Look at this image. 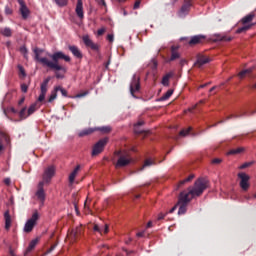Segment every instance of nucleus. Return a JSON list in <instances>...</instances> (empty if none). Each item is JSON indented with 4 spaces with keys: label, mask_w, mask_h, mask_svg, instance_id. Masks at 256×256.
<instances>
[{
    "label": "nucleus",
    "mask_w": 256,
    "mask_h": 256,
    "mask_svg": "<svg viewBox=\"0 0 256 256\" xmlns=\"http://www.w3.org/2000/svg\"><path fill=\"white\" fill-rule=\"evenodd\" d=\"M178 205L176 204L173 208L169 210V213H174L177 210Z\"/></svg>",
    "instance_id": "3c124183"
},
{
    "label": "nucleus",
    "mask_w": 256,
    "mask_h": 256,
    "mask_svg": "<svg viewBox=\"0 0 256 256\" xmlns=\"http://www.w3.org/2000/svg\"><path fill=\"white\" fill-rule=\"evenodd\" d=\"M95 131H101V133H109L111 131V127L103 126L100 128H87L79 132V137H85L87 135H91V133H95Z\"/></svg>",
    "instance_id": "6e6552de"
},
{
    "label": "nucleus",
    "mask_w": 256,
    "mask_h": 256,
    "mask_svg": "<svg viewBox=\"0 0 256 256\" xmlns=\"http://www.w3.org/2000/svg\"><path fill=\"white\" fill-rule=\"evenodd\" d=\"M19 117H20L21 121H23V119H27V117H29V112H28L27 108H23L22 110H20Z\"/></svg>",
    "instance_id": "bb28decb"
},
{
    "label": "nucleus",
    "mask_w": 256,
    "mask_h": 256,
    "mask_svg": "<svg viewBox=\"0 0 256 256\" xmlns=\"http://www.w3.org/2000/svg\"><path fill=\"white\" fill-rule=\"evenodd\" d=\"M204 40H205L204 35H196L190 39L189 45H199V43H203Z\"/></svg>",
    "instance_id": "f3484780"
},
{
    "label": "nucleus",
    "mask_w": 256,
    "mask_h": 256,
    "mask_svg": "<svg viewBox=\"0 0 256 256\" xmlns=\"http://www.w3.org/2000/svg\"><path fill=\"white\" fill-rule=\"evenodd\" d=\"M221 158H215V159H213L212 160V163L214 164V165H219V163H221Z\"/></svg>",
    "instance_id": "49530a36"
},
{
    "label": "nucleus",
    "mask_w": 256,
    "mask_h": 256,
    "mask_svg": "<svg viewBox=\"0 0 256 256\" xmlns=\"http://www.w3.org/2000/svg\"><path fill=\"white\" fill-rule=\"evenodd\" d=\"M247 167H249V163L243 164L242 166H240V169H245V168H247Z\"/></svg>",
    "instance_id": "6e6d98bb"
},
{
    "label": "nucleus",
    "mask_w": 256,
    "mask_h": 256,
    "mask_svg": "<svg viewBox=\"0 0 256 256\" xmlns=\"http://www.w3.org/2000/svg\"><path fill=\"white\" fill-rule=\"evenodd\" d=\"M49 81V78L45 79L40 86V95L38 97V101L40 103H42V101H45V95H47V85H49Z\"/></svg>",
    "instance_id": "f8f14e48"
},
{
    "label": "nucleus",
    "mask_w": 256,
    "mask_h": 256,
    "mask_svg": "<svg viewBox=\"0 0 256 256\" xmlns=\"http://www.w3.org/2000/svg\"><path fill=\"white\" fill-rule=\"evenodd\" d=\"M93 230L97 233H100V235H107V233H109V225H105V226H99V225H94Z\"/></svg>",
    "instance_id": "a211bd4d"
},
{
    "label": "nucleus",
    "mask_w": 256,
    "mask_h": 256,
    "mask_svg": "<svg viewBox=\"0 0 256 256\" xmlns=\"http://www.w3.org/2000/svg\"><path fill=\"white\" fill-rule=\"evenodd\" d=\"M38 219H39V213L34 212L32 217L28 219L27 222L25 223L24 232L31 233V231H33V227L37 225Z\"/></svg>",
    "instance_id": "0eeeda50"
},
{
    "label": "nucleus",
    "mask_w": 256,
    "mask_h": 256,
    "mask_svg": "<svg viewBox=\"0 0 256 256\" xmlns=\"http://www.w3.org/2000/svg\"><path fill=\"white\" fill-rule=\"evenodd\" d=\"M253 89H256V83L253 85Z\"/></svg>",
    "instance_id": "69168bd1"
},
{
    "label": "nucleus",
    "mask_w": 256,
    "mask_h": 256,
    "mask_svg": "<svg viewBox=\"0 0 256 256\" xmlns=\"http://www.w3.org/2000/svg\"><path fill=\"white\" fill-rule=\"evenodd\" d=\"M193 109H195V106L193 108H189L188 111H193Z\"/></svg>",
    "instance_id": "0e129e2a"
},
{
    "label": "nucleus",
    "mask_w": 256,
    "mask_h": 256,
    "mask_svg": "<svg viewBox=\"0 0 256 256\" xmlns=\"http://www.w3.org/2000/svg\"><path fill=\"white\" fill-rule=\"evenodd\" d=\"M253 19H255V14H248L244 18L241 19L242 27L238 28L236 30V33H245L246 31H249L255 23H252Z\"/></svg>",
    "instance_id": "20e7f679"
},
{
    "label": "nucleus",
    "mask_w": 256,
    "mask_h": 256,
    "mask_svg": "<svg viewBox=\"0 0 256 256\" xmlns=\"http://www.w3.org/2000/svg\"><path fill=\"white\" fill-rule=\"evenodd\" d=\"M83 43L86 45V47H90L93 51H97L99 49V46L95 43H93V40L89 38V35H85L82 37Z\"/></svg>",
    "instance_id": "ddd939ff"
},
{
    "label": "nucleus",
    "mask_w": 256,
    "mask_h": 256,
    "mask_svg": "<svg viewBox=\"0 0 256 256\" xmlns=\"http://www.w3.org/2000/svg\"><path fill=\"white\" fill-rule=\"evenodd\" d=\"M195 179V175L191 174L184 180L180 181L179 185H185V183H189V181H193Z\"/></svg>",
    "instance_id": "2f4dec72"
},
{
    "label": "nucleus",
    "mask_w": 256,
    "mask_h": 256,
    "mask_svg": "<svg viewBox=\"0 0 256 256\" xmlns=\"http://www.w3.org/2000/svg\"><path fill=\"white\" fill-rule=\"evenodd\" d=\"M100 5H103V7H107V3L105 0H99Z\"/></svg>",
    "instance_id": "603ef678"
},
{
    "label": "nucleus",
    "mask_w": 256,
    "mask_h": 256,
    "mask_svg": "<svg viewBox=\"0 0 256 256\" xmlns=\"http://www.w3.org/2000/svg\"><path fill=\"white\" fill-rule=\"evenodd\" d=\"M56 99H57V90H56V88H54V90L51 92L48 102L53 103V101Z\"/></svg>",
    "instance_id": "7c9ffc66"
},
{
    "label": "nucleus",
    "mask_w": 256,
    "mask_h": 256,
    "mask_svg": "<svg viewBox=\"0 0 256 256\" xmlns=\"http://www.w3.org/2000/svg\"><path fill=\"white\" fill-rule=\"evenodd\" d=\"M109 139L108 138H104L99 140L93 147L92 150V155H99V153H103V150L105 149V145H107Z\"/></svg>",
    "instance_id": "9d476101"
},
{
    "label": "nucleus",
    "mask_w": 256,
    "mask_h": 256,
    "mask_svg": "<svg viewBox=\"0 0 256 256\" xmlns=\"http://www.w3.org/2000/svg\"><path fill=\"white\" fill-rule=\"evenodd\" d=\"M171 95H173V90L170 89L161 97V101H167Z\"/></svg>",
    "instance_id": "72a5a7b5"
},
{
    "label": "nucleus",
    "mask_w": 256,
    "mask_h": 256,
    "mask_svg": "<svg viewBox=\"0 0 256 256\" xmlns=\"http://www.w3.org/2000/svg\"><path fill=\"white\" fill-rule=\"evenodd\" d=\"M55 89H56V92L60 91L63 97H67V90L63 89L61 86H56Z\"/></svg>",
    "instance_id": "58836bf2"
},
{
    "label": "nucleus",
    "mask_w": 256,
    "mask_h": 256,
    "mask_svg": "<svg viewBox=\"0 0 256 256\" xmlns=\"http://www.w3.org/2000/svg\"><path fill=\"white\" fill-rule=\"evenodd\" d=\"M69 51L74 55V57H77V59H82L83 54L81 53V50L77 46H68Z\"/></svg>",
    "instance_id": "412c9836"
},
{
    "label": "nucleus",
    "mask_w": 256,
    "mask_h": 256,
    "mask_svg": "<svg viewBox=\"0 0 256 256\" xmlns=\"http://www.w3.org/2000/svg\"><path fill=\"white\" fill-rule=\"evenodd\" d=\"M105 33V28H100V29H98V31H97V35L99 36V37H101V35H103Z\"/></svg>",
    "instance_id": "37998d69"
},
{
    "label": "nucleus",
    "mask_w": 256,
    "mask_h": 256,
    "mask_svg": "<svg viewBox=\"0 0 256 256\" xmlns=\"http://www.w3.org/2000/svg\"><path fill=\"white\" fill-rule=\"evenodd\" d=\"M56 5H58L59 7H65V5H67L68 0H54Z\"/></svg>",
    "instance_id": "c9c22d12"
},
{
    "label": "nucleus",
    "mask_w": 256,
    "mask_h": 256,
    "mask_svg": "<svg viewBox=\"0 0 256 256\" xmlns=\"http://www.w3.org/2000/svg\"><path fill=\"white\" fill-rule=\"evenodd\" d=\"M141 5L140 1H136L134 4V9H139V6Z\"/></svg>",
    "instance_id": "8fccbe9b"
},
{
    "label": "nucleus",
    "mask_w": 256,
    "mask_h": 256,
    "mask_svg": "<svg viewBox=\"0 0 256 256\" xmlns=\"http://www.w3.org/2000/svg\"><path fill=\"white\" fill-rule=\"evenodd\" d=\"M253 198L256 199V193L253 195Z\"/></svg>",
    "instance_id": "774afa93"
},
{
    "label": "nucleus",
    "mask_w": 256,
    "mask_h": 256,
    "mask_svg": "<svg viewBox=\"0 0 256 256\" xmlns=\"http://www.w3.org/2000/svg\"><path fill=\"white\" fill-rule=\"evenodd\" d=\"M4 219H5V229H6L7 231H9V229H11V223H12V221H11V215L9 214V211H6V212L4 213Z\"/></svg>",
    "instance_id": "5701e85b"
},
{
    "label": "nucleus",
    "mask_w": 256,
    "mask_h": 256,
    "mask_svg": "<svg viewBox=\"0 0 256 256\" xmlns=\"http://www.w3.org/2000/svg\"><path fill=\"white\" fill-rule=\"evenodd\" d=\"M210 61L211 59H209V57L200 55L198 56L195 65L196 67H203V65H207V63H209Z\"/></svg>",
    "instance_id": "dca6fc26"
},
{
    "label": "nucleus",
    "mask_w": 256,
    "mask_h": 256,
    "mask_svg": "<svg viewBox=\"0 0 256 256\" xmlns=\"http://www.w3.org/2000/svg\"><path fill=\"white\" fill-rule=\"evenodd\" d=\"M77 233H79V230H72L68 237H77Z\"/></svg>",
    "instance_id": "de8ad7c7"
},
{
    "label": "nucleus",
    "mask_w": 256,
    "mask_h": 256,
    "mask_svg": "<svg viewBox=\"0 0 256 256\" xmlns=\"http://www.w3.org/2000/svg\"><path fill=\"white\" fill-rule=\"evenodd\" d=\"M190 7H191V3L188 2V3L184 4V5L181 7L180 13H181L182 15H185V13H189Z\"/></svg>",
    "instance_id": "cd10ccee"
},
{
    "label": "nucleus",
    "mask_w": 256,
    "mask_h": 256,
    "mask_svg": "<svg viewBox=\"0 0 256 256\" xmlns=\"http://www.w3.org/2000/svg\"><path fill=\"white\" fill-rule=\"evenodd\" d=\"M37 111V103L32 104L29 108H28V115H33L34 112Z\"/></svg>",
    "instance_id": "473e14b6"
},
{
    "label": "nucleus",
    "mask_w": 256,
    "mask_h": 256,
    "mask_svg": "<svg viewBox=\"0 0 256 256\" xmlns=\"http://www.w3.org/2000/svg\"><path fill=\"white\" fill-rule=\"evenodd\" d=\"M169 79H171V74H166L162 78V85H164V87H169Z\"/></svg>",
    "instance_id": "c756f323"
},
{
    "label": "nucleus",
    "mask_w": 256,
    "mask_h": 256,
    "mask_svg": "<svg viewBox=\"0 0 256 256\" xmlns=\"http://www.w3.org/2000/svg\"><path fill=\"white\" fill-rule=\"evenodd\" d=\"M86 95H89V92L88 91H85V92H82V93H79L75 96V99H81V97H86Z\"/></svg>",
    "instance_id": "ea45409f"
},
{
    "label": "nucleus",
    "mask_w": 256,
    "mask_h": 256,
    "mask_svg": "<svg viewBox=\"0 0 256 256\" xmlns=\"http://www.w3.org/2000/svg\"><path fill=\"white\" fill-rule=\"evenodd\" d=\"M115 155H117L118 160L115 163V168L119 169L121 167H127V165H130L133 163V158L129 155V152L127 151H119L116 152Z\"/></svg>",
    "instance_id": "7ed1b4c3"
},
{
    "label": "nucleus",
    "mask_w": 256,
    "mask_h": 256,
    "mask_svg": "<svg viewBox=\"0 0 256 256\" xmlns=\"http://www.w3.org/2000/svg\"><path fill=\"white\" fill-rule=\"evenodd\" d=\"M252 72H253V68H248V69L242 70L238 74V77H239V79H245V77H247V75H251Z\"/></svg>",
    "instance_id": "b1692460"
},
{
    "label": "nucleus",
    "mask_w": 256,
    "mask_h": 256,
    "mask_svg": "<svg viewBox=\"0 0 256 256\" xmlns=\"http://www.w3.org/2000/svg\"><path fill=\"white\" fill-rule=\"evenodd\" d=\"M136 235L137 237H143L145 235V232L144 231L138 232Z\"/></svg>",
    "instance_id": "5fc2aeb1"
},
{
    "label": "nucleus",
    "mask_w": 256,
    "mask_h": 256,
    "mask_svg": "<svg viewBox=\"0 0 256 256\" xmlns=\"http://www.w3.org/2000/svg\"><path fill=\"white\" fill-rule=\"evenodd\" d=\"M55 249V245L51 246V248L47 251V253H51Z\"/></svg>",
    "instance_id": "13d9d810"
},
{
    "label": "nucleus",
    "mask_w": 256,
    "mask_h": 256,
    "mask_svg": "<svg viewBox=\"0 0 256 256\" xmlns=\"http://www.w3.org/2000/svg\"><path fill=\"white\" fill-rule=\"evenodd\" d=\"M33 53L35 55V61L43 65V67H49V69L56 71V79H64L65 74L67 73V68L59 65V59H64V61L69 63V61H71V57L65 55L61 51L49 54L45 49L37 47L33 49Z\"/></svg>",
    "instance_id": "f257e3e1"
},
{
    "label": "nucleus",
    "mask_w": 256,
    "mask_h": 256,
    "mask_svg": "<svg viewBox=\"0 0 256 256\" xmlns=\"http://www.w3.org/2000/svg\"><path fill=\"white\" fill-rule=\"evenodd\" d=\"M147 227H153V222H151V221L148 222V223H147Z\"/></svg>",
    "instance_id": "bf43d9fd"
},
{
    "label": "nucleus",
    "mask_w": 256,
    "mask_h": 256,
    "mask_svg": "<svg viewBox=\"0 0 256 256\" xmlns=\"http://www.w3.org/2000/svg\"><path fill=\"white\" fill-rule=\"evenodd\" d=\"M55 177V166H48L43 173L42 181L40 183H51V180Z\"/></svg>",
    "instance_id": "423d86ee"
},
{
    "label": "nucleus",
    "mask_w": 256,
    "mask_h": 256,
    "mask_svg": "<svg viewBox=\"0 0 256 256\" xmlns=\"http://www.w3.org/2000/svg\"><path fill=\"white\" fill-rule=\"evenodd\" d=\"M151 165H155V161L151 158L146 159L144 162V165L141 168V171H143V169H145V167H151Z\"/></svg>",
    "instance_id": "c85d7f7f"
},
{
    "label": "nucleus",
    "mask_w": 256,
    "mask_h": 256,
    "mask_svg": "<svg viewBox=\"0 0 256 256\" xmlns=\"http://www.w3.org/2000/svg\"><path fill=\"white\" fill-rule=\"evenodd\" d=\"M208 183L207 180L200 178L195 181L193 186H190L187 190H184L180 193L178 201L180 203H191L195 197H200L203 195V191L207 189Z\"/></svg>",
    "instance_id": "f03ea898"
},
{
    "label": "nucleus",
    "mask_w": 256,
    "mask_h": 256,
    "mask_svg": "<svg viewBox=\"0 0 256 256\" xmlns=\"http://www.w3.org/2000/svg\"><path fill=\"white\" fill-rule=\"evenodd\" d=\"M19 69H20V73L23 75V76H25V70L23 69V67H19Z\"/></svg>",
    "instance_id": "4d7b16f0"
},
{
    "label": "nucleus",
    "mask_w": 256,
    "mask_h": 256,
    "mask_svg": "<svg viewBox=\"0 0 256 256\" xmlns=\"http://www.w3.org/2000/svg\"><path fill=\"white\" fill-rule=\"evenodd\" d=\"M39 243V240L38 239H34L30 242L27 250H26V253H29L31 251H33V249H35V247L37 246V244Z\"/></svg>",
    "instance_id": "a878e982"
},
{
    "label": "nucleus",
    "mask_w": 256,
    "mask_h": 256,
    "mask_svg": "<svg viewBox=\"0 0 256 256\" xmlns=\"http://www.w3.org/2000/svg\"><path fill=\"white\" fill-rule=\"evenodd\" d=\"M233 117H239V116L231 115L230 117H227L226 119H233Z\"/></svg>",
    "instance_id": "680f3d73"
},
{
    "label": "nucleus",
    "mask_w": 256,
    "mask_h": 256,
    "mask_svg": "<svg viewBox=\"0 0 256 256\" xmlns=\"http://www.w3.org/2000/svg\"><path fill=\"white\" fill-rule=\"evenodd\" d=\"M76 14L79 17V19H83L84 12H83V0H78L76 5Z\"/></svg>",
    "instance_id": "aec40b11"
},
{
    "label": "nucleus",
    "mask_w": 256,
    "mask_h": 256,
    "mask_svg": "<svg viewBox=\"0 0 256 256\" xmlns=\"http://www.w3.org/2000/svg\"><path fill=\"white\" fill-rule=\"evenodd\" d=\"M0 151H3V143L0 140Z\"/></svg>",
    "instance_id": "052dcab7"
},
{
    "label": "nucleus",
    "mask_w": 256,
    "mask_h": 256,
    "mask_svg": "<svg viewBox=\"0 0 256 256\" xmlns=\"http://www.w3.org/2000/svg\"><path fill=\"white\" fill-rule=\"evenodd\" d=\"M213 91H215V87H212V88L210 89V93L213 92Z\"/></svg>",
    "instance_id": "e2e57ef3"
},
{
    "label": "nucleus",
    "mask_w": 256,
    "mask_h": 256,
    "mask_svg": "<svg viewBox=\"0 0 256 256\" xmlns=\"http://www.w3.org/2000/svg\"><path fill=\"white\" fill-rule=\"evenodd\" d=\"M4 183H5V185H11V179L10 178H5Z\"/></svg>",
    "instance_id": "09e8293b"
},
{
    "label": "nucleus",
    "mask_w": 256,
    "mask_h": 256,
    "mask_svg": "<svg viewBox=\"0 0 256 256\" xmlns=\"http://www.w3.org/2000/svg\"><path fill=\"white\" fill-rule=\"evenodd\" d=\"M191 129H193L192 127H188L187 129H183L181 132H180V135L182 137H187V134L188 133H191Z\"/></svg>",
    "instance_id": "e433bc0d"
},
{
    "label": "nucleus",
    "mask_w": 256,
    "mask_h": 256,
    "mask_svg": "<svg viewBox=\"0 0 256 256\" xmlns=\"http://www.w3.org/2000/svg\"><path fill=\"white\" fill-rule=\"evenodd\" d=\"M243 148H237V149H233L230 152H228V155H237L239 153H242Z\"/></svg>",
    "instance_id": "4c0bfd02"
},
{
    "label": "nucleus",
    "mask_w": 256,
    "mask_h": 256,
    "mask_svg": "<svg viewBox=\"0 0 256 256\" xmlns=\"http://www.w3.org/2000/svg\"><path fill=\"white\" fill-rule=\"evenodd\" d=\"M144 124H145L144 121H139L137 124H135V126H134V132H135V133H141V130H138V129H139V127H141V125H144Z\"/></svg>",
    "instance_id": "f704fd0d"
},
{
    "label": "nucleus",
    "mask_w": 256,
    "mask_h": 256,
    "mask_svg": "<svg viewBox=\"0 0 256 256\" xmlns=\"http://www.w3.org/2000/svg\"><path fill=\"white\" fill-rule=\"evenodd\" d=\"M20 13L23 17V19H27V17H29V8H27V6L25 5V2L20 1Z\"/></svg>",
    "instance_id": "6ab92c4d"
},
{
    "label": "nucleus",
    "mask_w": 256,
    "mask_h": 256,
    "mask_svg": "<svg viewBox=\"0 0 256 256\" xmlns=\"http://www.w3.org/2000/svg\"><path fill=\"white\" fill-rule=\"evenodd\" d=\"M0 33L4 37H11V35H13V31L11 30V28H7V27L0 29Z\"/></svg>",
    "instance_id": "393cba45"
},
{
    "label": "nucleus",
    "mask_w": 256,
    "mask_h": 256,
    "mask_svg": "<svg viewBox=\"0 0 256 256\" xmlns=\"http://www.w3.org/2000/svg\"><path fill=\"white\" fill-rule=\"evenodd\" d=\"M177 205L179 207L178 215H185V213H187V205H188V203L181 202V200H178Z\"/></svg>",
    "instance_id": "4be33fe9"
},
{
    "label": "nucleus",
    "mask_w": 256,
    "mask_h": 256,
    "mask_svg": "<svg viewBox=\"0 0 256 256\" xmlns=\"http://www.w3.org/2000/svg\"><path fill=\"white\" fill-rule=\"evenodd\" d=\"M23 101H25V99H24V98L20 101V104H21V103H23Z\"/></svg>",
    "instance_id": "338daca9"
},
{
    "label": "nucleus",
    "mask_w": 256,
    "mask_h": 256,
    "mask_svg": "<svg viewBox=\"0 0 256 256\" xmlns=\"http://www.w3.org/2000/svg\"><path fill=\"white\" fill-rule=\"evenodd\" d=\"M81 170V166L77 165L74 170L70 173L69 175V184L73 185V183H75V178L77 177V175H79V171Z\"/></svg>",
    "instance_id": "4468645a"
},
{
    "label": "nucleus",
    "mask_w": 256,
    "mask_h": 256,
    "mask_svg": "<svg viewBox=\"0 0 256 256\" xmlns=\"http://www.w3.org/2000/svg\"><path fill=\"white\" fill-rule=\"evenodd\" d=\"M20 52L22 53V55H24V57H27V48L25 46H22L20 48Z\"/></svg>",
    "instance_id": "a19ab883"
},
{
    "label": "nucleus",
    "mask_w": 256,
    "mask_h": 256,
    "mask_svg": "<svg viewBox=\"0 0 256 256\" xmlns=\"http://www.w3.org/2000/svg\"><path fill=\"white\" fill-rule=\"evenodd\" d=\"M238 178L240 179V187L242 191H249V187H251L249 184V179H251L249 175L245 172H240L238 173Z\"/></svg>",
    "instance_id": "1a4fd4ad"
},
{
    "label": "nucleus",
    "mask_w": 256,
    "mask_h": 256,
    "mask_svg": "<svg viewBox=\"0 0 256 256\" xmlns=\"http://www.w3.org/2000/svg\"><path fill=\"white\" fill-rule=\"evenodd\" d=\"M166 215H167V213H165V214H164V213H159V214H158V217H157V220H158V221H161L162 219H165V216H166Z\"/></svg>",
    "instance_id": "79ce46f5"
},
{
    "label": "nucleus",
    "mask_w": 256,
    "mask_h": 256,
    "mask_svg": "<svg viewBox=\"0 0 256 256\" xmlns=\"http://www.w3.org/2000/svg\"><path fill=\"white\" fill-rule=\"evenodd\" d=\"M141 91V83H140V78L135 74L132 78V81L130 83V93L132 97L137 98V93Z\"/></svg>",
    "instance_id": "39448f33"
},
{
    "label": "nucleus",
    "mask_w": 256,
    "mask_h": 256,
    "mask_svg": "<svg viewBox=\"0 0 256 256\" xmlns=\"http://www.w3.org/2000/svg\"><path fill=\"white\" fill-rule=\"evenodd\" d=\"M181 57V53H179V46H172L171 47V56L169 61H175Z\"/></svg>",
    "instance_id": "2eb2a0df"
},
{
    "label": "nucleus",
    "mask_w": 256,
    "mask_h": 256,
    "mask_svg": "<svg viewBox=\"0 0 256 256\" xmlns=\"http://www.w3.org/2000/svg\"><path fill=\"white\" fill-rule=\"evenodd\" d=\"M27 90H28L27 85H26V84H22V85H21V91H22V93H27Z\"/></svg>",
    "instance_id": "a18cd8bd"
},
{
    "label": "nucleus",
    "mask_w": 256,
    "mask_h": 256,
    "mask_svg": "<svg viewBox=\"0 0 256 256\" xmlns=\"http://www.w3.org/2000/svg\"><path fill=\"white\" fill-rule=\"evenodd\" d=\"M186 63H187V60H185V59H181L180 60V65L183 67V65H186Z\"/></svg>",
    "instance_id": "864d4df0"
},
{
    "label": "nucleus",
    "mask_w": 256,
    "mask_h": 256,
    "mask_svg": "<svg viewBox=\"0 0 256 256\" xmlns=\"http://www.w3.org/2000/svg\"><path fill=\"white\" fill-rule=\"evenodd\" d=\"M45 184L43 182L38 183V189L35 193L37 201H40L41 205L45 203V189L43 188Z\"/></svg>",
    "instance_id": "9b49d317"
},
{
    "label": "nucleus",
    "mask_w": 256,
    "mask_h": 256,
    "mask_svg": "<svg viewBox=\"0 0 256 256\" xmlns=\"http://www.w3.org/2000/svg\"><path fill=\"white\" fill-rule=\"evenodd\" d=\"M107 41H109L110 43H113V41H114V36H113V34H108V35H107Z\"/></svg>",
    "instance_id": "c03bdc74"
}]
</instances>
